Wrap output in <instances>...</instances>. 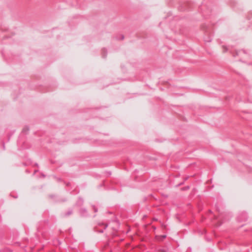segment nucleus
I'll return each mask as SVG.
<instances>
[{
    "label": "nucleus",
    "instance_id": "f257e3e1",
    "mask_svg": "<svg viewBox=\"0 0 252 252\" xmlns=\"http://www.w3.org/2000/svg\"><path fill=\"white\" fill-rule=\"evenodd\" d=\"M161 252H164V251H161Z\"/></svg>",
    "mask_w": 252,
    "mask_h": 252
}]
</instances>
